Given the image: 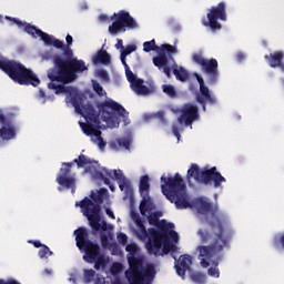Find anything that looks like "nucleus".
<instances>
[{
  "mask_svg": "<svg viewBox=\"0 0 284 284\" xmlns=\"http://www.w3.org/2000/svg\"><path fill=\"white\" fill-rule=\"evenodd\" d=\"M264 59L267 61L271 68H280L282 72H284V52L283 51H275L265 55Z\"/></svg>",
  "mask_w": 284,
  "mask_h": 284,
  "instance_id": "obj_23",
  "label": "nucleus"
},
{
  "mask_svg": "<svg viewBox=\"0 0 284 284\" xmlns=\"http://www.w3.org/2000/svg\"><path fill=\"white\" fill-rule=\"evenodd\" d=\"M272 245L275 250H284V232L273 237Z\"/></svg>",
  "mask_w": 284,
  "mask_h": 284,
  "instance_id": "obj_30",
  "label": "nucleus"
},
{
  "mask_svg": "<svg viewBox=\"0 0 284 284\" xmlns=\"http://www.w3.org/2000/svg\"><path fill=\"white\" fill-rule=\"evenodd\" d=\"M105 196H108V189L102 187L97 193L94 191L91 192V200L84 197L75 203L81 207L83 215L88 217L89 224L94 232H100L101 230L105 232L108 230V222L103 221L101 225V205H103Z\"/></svg>",
  "mask_w": 284,
  "mask_h": 284,
  "instance_id": "obj_3",
  "label": "nucleus"
},
{
  "mask_svg": "<svg viewBox=\"0 0 284 284\" xmlns=\"http://www.w3.org/2000/svg\"><path fill=\"white\" fill-rule=\"evenodd\" d=\"M74 163L78 165V168H85V165H92V160L88 159V156L80 154L78 159H74L73 162H64L62 163V166L60 169V174L57 176L55 181L59 183L62 187H67V190L72 189V192H74V185L77 184V179L74 176L70 175L72 172V165Z\"/></svg>",
  "mask_w": 284,
  "mask_h": 284,
  "instance_id": "obj_11",
  "label": "nucleus"
},
{
  "mask_svg": "<svg viewBox=\"0 0 284 284\" xmlns=\"http://www.w3.org/2000/svg\"><path fill=\"white\" fill-rule=\"evenodd\" d=\"M52 251L50 250V247H48V245H43L42 248L39 250L38 255L41 258H50V256H52Z\"/></svg>",
  "mask_w": 284,
  "mask_h": 284,
  "instance_id": "obj_36",
  "label": "nucleus"
},
{
  "mask_svg": "<svg viewBox=\"0 0 284 284\" xmlns=\"http://www.w3.org/2000/svg\"><path fill=\"white\" fill-rule=\"evenodd\" d=\"M161 181L164 182L161 185L162 193L171 203H175L178 210L192 207L187 200V192H185V180H183L180 173H175L173 178L162 176Z\"/></svg>",
  "mask_w": 284,
  "mask_h": 284,
  "instance_id": "obj_5",
  "label": "nucleus"
},
{
  "mask_svg": "<svg viewBox=\"0 0 284 284\" xmlns=\"http://www.w3.org/2000/svg\"><path fill=\"white\" fill-rule=\"evenodd\" d=\"M175 270L178 276L185 281V272L192 271V256L181 255L179 260H175Z\"/></svg>",
  "mask_w": 284,
  "mask_h": 284,
  "instance_id": "obj_22",
  "label": "nucleus"
},
{
  "mask_svg": "<svg viewBox=\"0 0 284 284\" xmlns=\"http://www.w3.org/2000/svg\"><path fill=\"white\" fill-rule=\"evenodd\" d=\"M31 245L42 248L45 244H41L39 241H30Z\"/></svg>",
  "mask_w": 284,
  "mask_h": 284,
  "instance_id": "obj_52",
  "label": "nucleus"
},
{
  "mask_svg": "<svg viewBox=\"0 0 284 284\" xmlns=\"http://www.w3.org/2000/svg\"><path fill=\"white\" fill-rule=\"evenodd\" d=\"M100 19H101L102 21H105V20L108 19V16H100Z\"/></svg>",
  "mask_w": 284,
  "mask_h": 284,
  "instance_id": "obj_59",
  "label": "nucleus"
},
{
  "mask_svg": "<svg viewBox=\"0 0 284 284\" xmlns=\"http://www.w3.org/2000/svg\"><path fill=\"white\" fill-rule=\"evenodd\" d=\"M225 251L222 250L220 253H215L211 256L210 260H207V265L204 266L203 265V261L201 260V251H197L199 252V261H200V265L201 267H210V264L212 263V265H214V267H210L207 270V274L209 276H213L214 278H219V276H221V272L219 271V261H222L223 258V252Z\"/></svg>",
  "mask_w": 284,
  "mask_h": 284,
  "instance_id": "obj_21",
  "label": "nucleus"
},
{
  "mask_svg": "<svg viewBox=\"0 0 284 284\" xmlns=\"http://www.w3.org/2000/svg\"><path fill=\"white\" fill-rule=\"evenodd\" d=\"M136 50V45L134 44H128L125 47V49H123V51L121 52V54H123L124 57H128V54H132V52H134Z\"/></svg>",
  "mask_w": 284,
  "mask_h": 284,
  "instance_id": "obj_41",
  "label": "nucleus"
},
{
  "mask_svg": "<svg viewBox=\"0 0 284 284\" xmlns=\"http://www.w3.org/2000/svg\"><path fill=\"white\" fill-rule=\"evenodd\" d=\"M168 239H171L173 243H179V233L174 231V225L172 224V227L168 230L164 234L161 235V237L158 240L160 241V245H156V242L152 241L151 244L146 246V250L149 254H160V250L163 247V241H168Z\"/></svg>",
  "mask_w": 284,
  "mask_h": 284,
  "instance_id": "obj_18",
  "label": "nucleus"
},
{
  "mask_svg": "<svg viewBox=\"0 0 284 284\" xmlns=\"http://www.w3.org/2000/svg\"><path fill=\"white\" fill-rule=\"evenodd\" d=\"M97 176L99 179H101V181H103L104 185H109V190H111V192H114V190H115L114 184H112L110 179L105 178L103 172H101V171L97 172Z\"/></svg>",
  "mask_w": 284,
  "mask_h": 284,
  "instance_id": "obj_35",
  "label": "nucleus"
},
{
  "mask_svg": "<svg viewBox=\"0 0 284 284\" xmlns=\"http://www.w3.org/2000/svg\"><path fill=\"white\" fill-rule=\"evenodd\" d=\"M83 274L84 283H92V281H94V276H97V271L92 268H84Z\"/></svg>",
  "mask_w": 284,
  "mask_h": 284,
  "instance_id": "obj_31",
  "label": "nucleus"
},
{
  "mask_svg": "<svg viewBox=\"0 0 284 284\" xmlns=\"http://www.w3.org/2000/svg\"><path fill=\"white\" fill-rule=\"evenodd\" d=\"M153 65H155V68H159V70L168 65V55L165 54V52H159V55L153 58Z\"/></svg>",
  "mask_w": 284,
  "mask_h": 284,
  "instance_id": "obj_29",
  "label": "nucleus"
},
{
  "mask_svg": "<svg viewBox=\"0 0 284 284\" xmlns=\"http://www.w3.org/2000/svg\"><path fill=\"white\" fill-rule=\"evenodd\" d=\"M125 75H126V79H128L130 85H132V83H134V81L139 80V78H136V74H134V72H132V70H130V67H126Z\"/></svg>",
  "mask_w": 284,
  "mask_h": 284,
  "instance_id": "obj_40",
  "label": "nucleus"
},
{
  "mask_svg": "<svg viewBox=\"0 0 284 284\" xmlns=\"http://www.w3.org/2000/svg\"><path fill=\"white\" fill-rule=\"evenodd\" d=\"M99 75L101 77V79H109V74H108V71L105 70H102V71H99Z\"/></svg>",
  "mask_w": 284,
  "mask_h": 284,
  "instance_id": "obj_53",
  "label": "nucleus"
},
{
  "mask_svg": "<svg viewBox=\"0 0 284 284\" xmlns=\"http://www.w3.org/2000/svg\"><path fill=\"white\" fill-rule=\"evenodd\" d=\"M148 212H152V201L150 200V195L142 196V201L140 203V213L142 216H145Z\"/></svg>",
  "mask_w": 284,
  "mask_h": 284,
  "instance_id": "obj_28",
  "label": "nucleus"
},
{
  "mask_svg": "<svg viewBox=\"0 0 284 284\" xmlns=\"http://www.w3.org/2000/svg\"><path fill=\"white\" fill-rule=\"evenodd\" d=\"M105 212H106V214H108V216H109L110 219H113V220L116 219V217L114 216V212H113L112 210L106 209Z\"/></svg>",
  "mask_w": 284,
  "mask_h": 284,
  "instance_id": "obj_54",
  "label": "nucleus"
},
{
  "mask_svg": "<svg viewBox=\"0 0 284 284\" xmlns=\"http://www.w3.org/2000/svg\"><path fill=\"white\" fill-rule=\"evenodd\" d=\"M162 245V252L160 248L159 254H154V256H163L164 254H170V251L172 250V244L168 243V241H163Z\"/></svg>",
  "mask_w": 284,
  "mask_h": 284,
  "instance_id": "obj_37",
  "label": "nucleus"
},
{
  "mask_svg": "<svg viewBox=\"0 0 284 284\" xmlns=\"http://www.w3.org/2000/svg\"><path fill=\"white\" fill-rule=\"evenodd\" d=\"M19 283L17 280H9V281H6V280H0V283Z\"/></svg>",
  "mask_w": 284,
  "mask_h": 284,
  "instance_id": "obj_57",
  "label": "nucleus"
},
{
  "mask_svg": "<svg viewBox=\"0 0 284 284\" xmlns=\"http://www.w3.org/2000/svg\"><path fill=\"white\" fill-rule=\"evenodd\" d=\"M144 81L141 78H138L136 81L132 82L131 90L135 92V94H139L140 97H148V94H152V90L148 88L145 84H143Z\"/></svg>",
  "mask_w": 284,
  "mask_h": 284,
  "instance_id": "obj_24",
  "label": "nucleus"
},
{
  "mask_svg": "<svg viewBox=\"0 0 284 284\" xmlns=\"http://www.w3.org/2000/svg\"><path fill=\"white\" fill-rule=\"evenodd\" d=\"M8 21H12L20 30H24L27 34L37 39L40 37L45 45H53L58 50H63V57L57 54L53 57L54 67L48 71V79H50L49 89L54 90L55 94H71L70 89L65 85L77 81L78 74L85 72L88 67L83 60L74 58V52L70 47H65L63 41L43 32L41 29L28 22H23L17 18L6 17Z\"/></svg>",
  "mask_w": 284,
  "mask_h": 284,
  "instance_id": "obj_1",
  "label": "nucleus"
},
{
  "mask_svg": "<svg viewBox=\"0 0 284 284\" xmlns=\"http://www.w3.org/2000/svg\"><path fill=\"white\" fill-rule=\"evenodd\" d=\"M0 124L2 125L0 128V139H2V141H10V139H14V136H17V132L14 131L12 123L2 110H0Z\"/></svg>",
  "mask_w": 284,
  "mask_h": 284,
  "instance_id": "obj_20",
  "label": "nucleus"
},
{
  "mask_svg": "<svg viewBox=\"0 0 284 284\" xmlns=\"http://www.w3.org/2000/svg\"><path fill=\"white\" fill-rule=\"evenodd\" d=\"M112 61V58L108 54V51L100 50L98 53L93 57V63L102 65H110Z\"/></svg>",
  "mask_w": 284,
  "mask_h": 284,
  "instance_id": "obj_25",
  "label": "nucleus"
},
{
  "mask_svg": "<svg viewBox=\"0 0 284 284\" xmlns=\"http://www.w3.org/2000/svg\"><path fill=\"white\" fill-rule=\"evenodd\" d=\"M118 145L120 148H124V150H130V140H128V139L119 140Z\"/></svg>",
  "mask_w": 284,
  "mask_h": 284,
  "instance_id": "obj_44",
  "label": "nucleus"
},
{
  "mask_svg": "<svg viewBox=\"0 0 284 284\" xmlns=\"http://www.w3.org/2000/svg\"><path fill=\"white\" fill-rule=\"evenodd\" d=\"M0 284H21V283H19V282H8V283H6V282H0Z\"/></svg>",
  "mask_w": 284,
  "mask_h": 284,
  "instance_id": "obj_58",
  "label": "nucleus"
},
{
  "mask_svg": "<svg viewBox=\"0 0 284 284\" xmlns=\"http://www.w3.org/2000/svg\"><path fill=\"white\" fill-rule=\"evenodd\" d=\"M139 190L141 196H150V176L142 175L140 179Z\"/></svg>",
  "mask_w": 284,
  "mask_h": 284,
  "instance_id": "obj_26",
  "label": "nucleus"
},
{
  "mask_svg": "<svg viewBox=\"0 0 284 284\" xmlns=\"http://www.w3.org/2000/svg\"><path fill=\"white\" fill-rule=\"evenodd\" d=\"M195 77L197 82L200 83V93H201V95L196 97V101L202 105L203 112H205L206 110L205 102L209 103L210 105H216V98H214V95L210 93V89L205 85V81L201 78V75L195 73Z\"/></svg>",
  "mask_w": 284,
  "mask_h": 284,
  "instance_id": "obj_17",
  "label": "nucleus"
},
{
  "mask_svg": "<svg viewBox=\"0 0 284 284\" xmlns=\"http://www.w3.org/2000/svg\"><path fill=\"white\" fill-rule=\"evenodd\" d=\"M98 110L101 114V119L104 123H112L114 119V112L118 113L122 119H124L128 111L119 102L108 99L98 104Z\"/></svg>",
  "mask_w": 284,
  "mask_h": 284,
  "instance_id": "obj_15",
  "label": "nucleus"
},
{
  "mask_svg": "<svg viewBox=\"0 0 284 284\" xmlns=\"http://www.w3.org/2000/svg\"><path fill=\"white\" fill-rule=\"evenodd\" d=\"M160 52H168V54H176V48L172 44H162L160 48Z\"/></svg>",
  "mask_w": 284,
  "mask_h": 284,
  "instance_id": "obj_38",
  "label": "nucleus"
},
{
  "mask_svg": "<svg viewBox=\"0 0 284 284\" xmlns=\"http://www.w3.org/2000/svg\"><path fill=\"white\" fill-rule=\"evenodd\" d=\"M199 119V106L185 103L180 110L178 121L181 125H192Z\"/></svg>",
  "mask_w": 284,
  "mask_h": 284,
  "instance_id": "obj_16",
  "label": "nucleus"
},
{
  "mask_svg": "<svg viewBox=\"0 0 284 284\" xmlns=\"http://www.w3.org/2000/svg\"><path fill=\"white\" fill-rule=\"evenodd\" d=\"M173 74L178 81H181L182 83H185L187 79H190V73L183 68V67H178L175 65L173 68Z\"/></svg>",
  "mask_w": 284,
  "mask_h": 284,
  "instance_id": "obj_27",
  "label": "nucleus"
},
{
  "mask_svg": "<svg viewBox=\"0 0 284 284\" xmlns=\"http://www.w3.org/2000/svg\"><path fill=\"white\" fill-rule=\"evenodd\" d=\"M98 141V146L100 148V150H105V145H108L106 142L103 141V138H99L98 140H95V143Z\"/></svg>",
  "mask_w": 284,
  "mask_h": 284,
  "instance_id": "obj_46",
  "label": "nucleus"
},
{
  "mask_svg": "<svg viewBox=\"0 0 284 284\" xmlns=\"http://www.w3.org/2000/svg\"><path fill=\"white\" fill-rule=\"evenodd\" d=\"M195 207L199 214H210L205 217L210 230L200 229L197 231V236L203 245L196 248L197 252H200L202 265L207 267V261H210L211 256L230 248V243H232V239H234V230L230 224L227 214L221 212V210H219L216 205H212L211 202L200 197L195 201Z\"/></svg>",
  "mask_w": 284,
  "mask_h": 284,
  "instance_id": "obj_2",
  "label": "nucleus"
},
{
  "mask_svg": "<svg viewBox=\"0 0 284 284\" xmlns=\"http://www.w3.org/2000/svg\"><path fill=\"white\" fill-rule=\"evenodd\" d=\"M111 21L113 22L109 26V33L112 34V37H116V34L125 32L126 28L129 30H135V28H139L136 20H134V18L130 16V12L125 10H120L118 13H113Z\"/></svg>",
  "mask_w": 284,
  "mask_h": 284,
  "instance_id": "obj_12",
  "label": "nucleus"
},
{
  "mask_svg": "<svg viewBox=\"0 0 284 284\" xmlns=\"http://www.w3.org/2000/svg\"><path fill=\"white\" fill-rule=\"evenodd\" d=\"M71 103L80 116H83L88 123L80 122V128L82 132L87 136H92V132H94L95 128L101 125V118L94 106L90 103L85 104V100L79 93H74L71 95Z\"/></svg>",
  "mask_w": 284,
  "mask_h": 284,
  "instance_id": "obj_9",
  "label": "nucleus"
},
{
  "mask_svg": "<svg viewBox=\"0 0 284 284\" xmlns=\"http://www.w3.org/2000/svg\"><path fill=\"white\" fill-rule=\"evenodd\" d=\"M125 57H128V55H123V53H121L120 59H121L122 64L124 65L125 70H128V68H130V65H128V62H125Z\"/></svg>",
  "mask_w": 284,
  "mask_h": 284,
  "instance_id": "obj_51",
  "label": "nucleus"
},
{
  "mask_svg": "<svg viewBox=\"0 0 284 284\" xmlns=\"http://www.w3.org/2000/svg\"><path fill=\"white\" fill-rule=\"evenodd\" d=\"M115 48H116V50H119L120 48L123 50V40L118 39V42H116V44H115Z\"/></svg>",
  "mask_w": 284,
  "mask_h": 284,
  "instance_id": "obj_55",
  "label": "nucleus"
},
{
  "mask_svg": "<svg viewBox=\"0 0 284 284\" xmlns=\"http://www.w3.org/2000/svg\"><path fill=\"white\" fill-rule=\"evenodd\" d=\"M65 41H67L65 48H70V45H72L74 39L72 38V36L68 34L65 38Z\"/></svg>",
  "mask_w": 284,
  "mask_h": 284,
  "instance_id": "obj_50",
  "label": "nucleus"
},
{
  "mask_svg": "<svg viewBox=\"0 0 284 284\" xmlns=\"http://www.w3.org/2000/svg\"><path fill=\"white\" fill-rule=\"evenodd\" d=\"M156 116H158V119H160V121H161L162 123H166V121H165V112H164V111H159V112L156 113Z\"/></svg>",
  "mask_w": 284,
  "mask_h": 284,
  "instance_id": "obj_49",
  "label": "nucleus"
},
{
  "mask_svg": "<svg viewBox=\"0 0 284 284\" xmlns=\"http://www.w3.org/2000/svg\"><path fill=\"white\" fill-rule=\"evenodd\" d=\"M133 221L135 222L136 227H139L138 236L141 241H145V239H149L146 243V247L149 245H152V241L160 246L161 242L159 241L161 239L162 234H165L170 227H172V223H168L165 220L159 221V212L151 213L148 217V222L150 225H153L156 229H145V225L143 224V220H141V216L139 214L133 215Z\"/></svg>",
  "mask_w": 284,
  "mask_h": 284,
  "instance_id": "obj_6",
  "label": "nucleus"
},
{
  "mask_svg": "<svg viewBox=\"0 0 284 284\" xmlns=\"http://www.w3.org/2000/svg\"><path fill=\"white\" fill-rule=\"evenodd\" d=\"M236 59H237V61H243V60L245 59V54H243V53H237V54H236Z\"/></svg>",
  "mask_w": 284,
  "mask_h": 284,
  "instance_id": "obj_56",
  "label": "nucleus"
},
{
  "mask_svg": "<svg viewBox=\"0 0 284 284\" xmlns=\"http://www.w3.org/2000/svg\"><path fill=\"white\" fill-rule=\"evenodd\" d=\"M162 90H163L164 94H166L171 99L176 98V89H174L173 85H171V84H163L162 85Z\"/></svg>",
  "mask_w": 284,
  "mask_h": 284,
  "instance_id": "obj_33",
  "label": "nucleus"
},
{
  "mask_svg": "<svg viewBox=\"0 0 284 284\" xmlns=\"http://www.w3.org/2000/svg\"><path fill=\"white\" fill-rule=\"evenodd\" d=\"M172 134L176 136L178 141H181V132H180L179 125L174 124L172 126Z\"/></svg>",
  "mask_w": 284,
  "mask_h": 284,
  "instance_id": "obj_45",
  "label": "nucleus"
},
{
  "mask_svg": "<svg viewBox=\"0 0 284 284\" xmlns=\"http://www.w3.org/2000/svg\"><path fill=\"white\" fill-rule=\"evenodd\" d=\"M163 72L168 77V79H170L172 77V69L170 67H168V64L165 67H163Z\"/></svg>",
  "mask_w": 284,
  "mask_h": 284,
  "instance_id": "obj_48",
  "label": "nucleus"
},
{
  "mask_svg": "<svg viewBox=\"0 0 284 284\" xmlns=\"http://www.w3.org/2000/svg\"><path fill=\"white\" fill-rule=\"evenodd\" d=\"M186 179H194L196 183L202 185H212L213 187H221L225 183V178L221 175V172H217L216 166L211 169L201 170L199 164H191V168L187 170Z\"/></svg>",
  "mask_w": 284,
  "mask_h": 284,
  "instance_id": "obj_10",
  "label": "nucleus"
},
{
  "mask_svg": "<svg viewBox=\"0 0 284 284\" xmlns=\"http://www.w3.org/2000/svg\"><path fill=\"white\" fill-rule=\"evenodd\" d=\"M105 175L110 176V179L114 176L121 192H124L125 196H130L131 194H133L132 184L129 182L128 178L123 175V172L121 170L105 171Z\"/></svg>",
  "mask_w": 284,
  "mask_h": 284,
  "instance_id": "obj_19",
  "label": "nucleus"
},
{
  "mask_svg": "<svg viewBox=\"0 0 284 284\" xmlns=\"http://www.w3.org/2000/svg\"><path fill=\"white\" fill-rule=\"evenodd\" d=\"M143 50L144 52H152L154 50H160V48L156 47V41L153 39L143 43Z\"/></svg>",
  "mask_w": 284,
  "mask_h": 284,
  "instance_id": "obj_34",
  "label": "nucleus"
},
{
  "mask_svg": "<svg viewBox=\"0 0 284 284\" xmlns=\"http://www.w3.org/2000/svg\"><path fill=\"white\" fill-rule=\"evenodd\" d=\"M125 251L129 253L126 255L129 270L125 271V276L129 281V284H150L146 276H154L156 271L154 267H148L145 273H143V258L139 256V245L136 243H131L125 246Z\"/></svg>",
  "mask_w": 284,
  "mask_h": 284,
  "instance_id": "obj_4",
  "label": "nucleus"
},
{
  "mask_svg": "<svg viewBox=\"0 0 284 284\" xmlns=\"http://www.w3.org/2000/svg\"><path fill=\"white\" fill-rule=\"evenodd\" d=\"M0 70L8 74L14 83L19 85H33L37 88L41 80L34 74V72L26 65L21 64V62H17L14 60H8V58L0 54Z\"/></svg>",
  "mask_w": 284,
  "mask_h": 284,
  "instance_id": "obj_7",
  "label": "nucleus"
},
{
  "mask_svg": "<svg viewBox=\"0 0 284 284\" xmlns=\"http://www.w3.org/2000/svg\"><path fill=\"white\" fill-rule=\"evenodd\" d=\"M118 243H120V245H128V235L125 233H120L118 235Z\"/></svg>",
  "mask_w": 284,
  "mask_h": 284,
  "instance_id": "obj_43",
  "label": "nucleus"
},
{
  "mask_svg": "<svg viewBox=\"0 0 284 284\" xmlns=\"http://www.w3.org/2000/svg\"><path fill=\"white\" fill-rule=\"evenodd\" d=\"M192 61L209 77L210 85H216L219 82V61L214 58L207 60L201 53H193Z\"/></svg>",
  "mask_w": 284,
  "mask_h": 284,
  "instance_id": "obj_14",
  "label": "nucleus"
},
{
  "mask_svg": "<svg viewBox=\"0 0 284 284\" xmlns=\"http://www.w3.org/2000/svg\"><path fill=\"white\" fill-rule=\"evenodd\" d=\"M93 90L98 97H105L108 93L103 90V87L99 82H93Z\"/></svg>",
  "mask_w": 284,
  "mask_h": 284,
  "instance_id": "obj_39",
  "label": "nucleus"
},
{
  "mask_svg": "<svg viewBox=\"0 0 284 284\" xmlns=\"http://www.w3.org/2000/svg\"><path fill=\"white\" fill-rule=\"evenodd\" d=\"M190 274V280L192 281V283L195 284H201L203 283V273L201 272H194V271H189Z\"/></svg>",
  "mask_w": 284,
  "mask_h": 284,
  "instance_id": "obj_32",
  "label": "nucleus"
},
{
  "mask_svg": "<svg viewBox=\"0 0 284 284\" xmlns=\"http://www.w3.org/2000/svg\"><path fill=\"white\" fill-rule=\"evenodd\" d=\"M111 272H112L113 274H116V273L121 272V264H120V263L113 264V265L111 266Z\"/></svg>",
  "mask_w": 284,
  "mask_h": 284,
  "instance_id": "obj_47",
  "label": "nucleus"
},
{
  "mask_svg": "<svg viewBox=\"0 0 284 284\" xmlns=\"http://www.w3.org/2000/svg\"><path fill=\"white\" fill-rule=\"evenodd\" d=\"M102 132L101 130H99L97 126L95 129H93L91 136H95V139H92L93 143H97V141H99V139H102L103 136H101Z\"/></svg>",
  "mask_w": 284,
  "mask_h": 284,
  "instance_id": "obj_42",
  "label": "nucleus"
},
{
  "mask_svg": "<svg viewBox=\"0 0 284 284\" xmlns=\"http://www.w3.org/2000/svg\"><path fill=\"white\" fill-rule=\"evenodd\" d=\"M206 17L207 20H202L204 28H211L212 32H219L222 28L219 21H227V4L222 1L217 6L211 7Z\"/></svg>",
  "mask_w": 284,
  "mask_h": 284,
  "instance_id": "obj_13",
  "label": "nucleus"
},
{
  "mask_svg": "<svg viewBox=\"0 0 284 284\" xmlns=\"http://www.w3.org/2000/svg\"><path fill=\"white\" fill-rule=\"evenodd\" d=\"M77 247L83 250V261L94 263V270L105 267V257L101 255V246L90 241V234L85 227H79L74 231Z\"/></svg>",
  "mask_w": 284,
  "mask_h": 284,
  "instance_id": "obj_8",
  "label": "nucleus"
}]
</instances>
